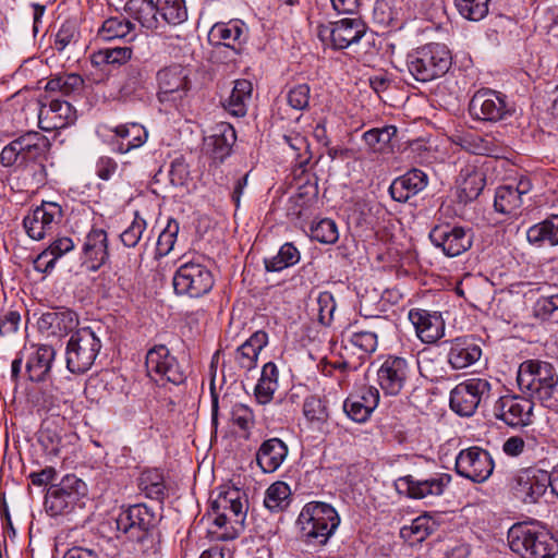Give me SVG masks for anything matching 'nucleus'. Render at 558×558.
Returning a JSON list of instances; mask_svg holds the SVG:
<instances>
[{
    "instance_id": "26",
    "label": "nucleus",
    "mask_w": 558,
    "mask_h": 558,
    "mask_svg": "<svg viewBox=\"0 0 558 558\" xmlns=\"http://www.w3.org/2000/svg\"><path fill=\"white\" fill-rule=\"evenodd\" d=\"M244 31L245 25L240 20L216 23L208 33V40L213 46H225L240 53L246 39Z\"/></svg>"
},
{
    "instance_id": "53",
    "label": "nucleus",
    "mask_w": 558,
    "mask_h": 558,
    "mask_svg": "<svg viewBox=\"0 0 558 558\" xmlns=\"http://www.w3.org/2000/svg\"><path fill=\"white\" fill-rule=\"evenodd\" d=\"M556 312H558V290L548 289L536 300L533 313L537 318L548 319Z\"/></svg>"
},
{
    "instance_id": "4",
    "label": "nucleus",
    "mask_w": 558,
    "mask_h": 558,
    "mask_svg": "<svg viewBox=\"0 0 558 558\" xmlns=\"http://www.w3.org/2000/svg\"><path fill=\"white\" fill-rule=\"evenodd\" d=\"M339 523L336 509L318 501L306 504L298 518L302 538L313 545H325Z\"/></svg>"
},
{
    "instance_id": "18",
    "label": "nucleus",
    "mask_w": 558,
    "mask_h": 558,
    "mask_svg": "<svg viewBox=\"0 0 558 558\" xmlns=\"http://www.w3.org/2000/svg\"><path fill=\"white\" fill-rule=\"evenodd\" d=\"M190 69L180 64H173L158 71L159 100L177 101L182 99L190 89Z\"/></svg>"
},
{
    "instance_id": "62",
    "label": "nucleus",
    "mask_w": 558,
    "mask_h": 558,
    "mask_svg": "<svg viewBox=\"0 0 558 558\" xmlns=\"http://www.w3.org/2000/svg\"><path fill=\"white\" fill-rule=\"evenodd\" d=\"M21 323V315L16 311L0 312V336H10L17 331Z\"/></svg>"
},
{
    "instance_id": "49",
    "label": "nucleus",
    "mask_w": 558,
    "mask_h": 558,
    "mask_svg": "<svg viewBox=\"0 0 558 558\" xmlns=\"http://www.w3.org/2000/svg\"><path fill=\"white\" fill-rule=\"evenodd\" d=\"M397 133V128L387 125L381 129H372L363 134L366 145L374 151H384Z\"/></svg>"
},
{
    "instance_id": "42",
    "label": "nucleus",
    "mask_w": 558,
    "mask_h": 558,
    "mask_svg": "<svg viewBox=\"0 0 558 558\" xmlns=\"http://www.w3.org/2000/svg\"><path fill=\"white\" fill-rule=\"evenodd\" d=\"M522 206L520 192L513 185H502L496 190L494 207L502 215L515 216Z\"/></svg>"
},
{
    "instance_id": "39",
    "label": "nucleus",
    "mask_w": 558,
    "mask_h": 558,
    "mask_svg": "<svg viewBox=\"0 0 558 558\" xmlns=\"http://www.w3.org/2000/svg\"><path fill=\"white\" fill-rule=\"evenodd\" d=\"M378 335L374 330H360L354 331L348 336L344 350L352 354H357V359L362 363L366 357L374 353L377 349Z\"/></svg>"
},
{
    "instance_id": "35",
    "label": "nucleus",
    "mask_w": 558,
    "mask_h": 558,
    "mask_svg": "<svg viewBox=\"0 0 558 558\" xmlns=\"http://www.w3.org/2000/svg\"><path fill=\"white\" fill-rule=\"evenodd\" d=\"M268 343V335L263 330L255 331L244 343L235 351V361L238 365L251 371L256 366L260 351Z\"/></svg>"
},
{
    "instance_id": "63",
    "label": "nucleus",
    "mask_w": 558,
    "mask_h": 558,
    "mask_svg": "<svg viewBox=\"0 0 558 558\" xmlns=\"http://www.w3.org/2000/svg\"><path fill=\"white\" fill-rule=\"evenodd\" d=\"M77 40V32L72 23H64L56 34L54 48L64 50L70 44Z\"/></svg>"
},
{
    "instance_id": "36",
    "label": "nucleus",
    "mask_w": 558,
    "mask_h": 558,
    "mask_svg": "<svg viewBox=\"0 0 558 558\" xmlns=\"http://www.w3.org/2000/svg\"><path fill=\"white\" fill-rule=\"evenodd\" d=\"M56 351L51 345L41 344L36 348L26 363V372L32 381H44L48 378Z\"/></svg>"
},
{
    "instance_id": "37",
    "label": "nucleus",
    "mask_w": 558,
    "mask_h": 558,
    "mask_svg": "<svg viewBox=\"0 0 558 558\" xmlns=\"http://www.w3.org/2000/svg\"><path fill=\"white\" fill-rule=\"evenodd\" d=\"M530 244L537 247L558 245V215H551L544 221L530 227L526 231Z\"/></svg>"
},
{
    "instance_id": "45",
    "label": "nucleus",
    "mask_w": 558,
    "mask_h": 558,
    "mask_svg": "<svg viewBox=\"0 0 558 558\" xmlns=\"http://www.w3.org/2000/svg\"><path fill=\"white\" fill-rule=\"evenodd\" d=\"M301 254L293 243H284L277 255L265 258V269L270 272H278L299 263Z\"/></svg>"
},
{
    "instance_id": "29",
    "label": "nucleus",
    "mask_w": 558,
    "mask_h": 558,
    "mask_svg": "<svg viewBox=\"0 0 558 558\" xmlns=\"http://www.w3.org/2000/svg\"><path fill=\"white\" fill-rule=\"evenodd\" d=\"M482 349L469 337H458L449 342L447 360L453 369H463L481 359Z\"/></svg>"
},
{
    "instance_id": "28",
    "label": "nucleus",
    "mask_w": 558,
    "mask_h": 558,
    "mask_svg": "<svg viewBox=\"0 0 558 558\" xmlns=\"http://www.w3.org/2000/svg\"><path fill=\"white\" fill-rule=\"evenodd\" d=\"M112 150L118 154H126L132 149L143 146L148 137L146 129L135 122L117 125L112 129Z\"/></svg>"
},
{
    "instance_id": "27",
    "label": "nucleus",
    "mask_w": 558,
    "mask_h": 558,
    "mask_svg": "<svg viewBox=\"0 0 558 558\" xmlns=\"http://www.w3.org/2000/svg\"><path fill=\"white\" fill-rule=\"evenodd\" d=\"M395 484L400 493H405L410 498L423 499L428 496H440L447 482L442 476L418 480L413 475H405L399 477Z\"/></svg>"
},
{
    "instance_id": "58",
    "label": "nucleus",
    "mask_w": 558,
    "mask_h": 558,
    "mask_svg": "<svg viewBox=\"0 0 558 558\" xmlns=\"http://www.w3.org/2000/svg\"><path fill=\"white\" fill-rule=\"evenodd\" d=\"M311 87L306 83L291 87L287 93L288 105L295 110L303 111L310 106Z\"/></svg>"
},
{
    "instance_id": "17",
    "label": "nucleus",
    "mask_w": 558,
    "mask_h": 558,
    "mask_svg": "<svg viewBox=\"0 0 558 558\" xmlns=\"http://www.w3.org/2000/svg\"><path fill=\"white\" fill-rule=\"evenodd\" d=\"M63 213L59 204L43 202L40 206L25 216L23 226L27 235L36 241L43 240L47 234L53 232L61 222Z\"/></svg>"
},
{
    "instance_id": "1",
    "label": "nucleus",
    "mask_w": 558,
    "mask_h": 558,
    "mask_svg": "<svg viewBox=\"0 0 558 558\" xmlns=\"http://www.w3.org/2000/svg\"><path fill=\"white\" fill-rule=\"evenodd\" d=\"M114 529L135 542L134 551L142 558H157L159 544L153 532L155 513L145 505H134L121 511L114 519Z\"/></svg>"
},
{
    "instance_id": "50",
    "label": "nucleus",
    "mask_w": 558,
    "mask_h": 558,
    "mask_svg": "<svg viewBox=\"0 0 558 558\" xmlns=\"http://www.w3.org/2000/svg\"><path fill=\"white\" fill-rule=\"evenodd\" d=\"M490 0H454L459 13L466 20L481 21L488 13Z\"/></svg>"
},
{
    "instance_id": "33",
    "label": "nucleus",
    "mask_w": 558,
    "mask_h": 558,
    "mask_svg": "<svg viewBox=\"0 0 558 558\" xmlns=\"http://www.w3.org/2000/svg\"><path fill=\"white\" fill-rule=\"evenodd\" d=\"M15 141L22 166L39 160L50 147L48 138L39 132H27Z\"/></svg>"
},
{
    "instance_id": "32",
    "label": "nucleus",
    "mask_w": 558,
    "mask_h": 558,
    "mask_svg": "<svg viewBox=\"0 0 558 558\" xmlns=\"http://www.w3.org/2000/svg\"><path fill=\"white\" fill-rule=\"evenodd\" d=\"M485 175L474 166H465L458 177V197L461 203H469L478 197L485 186Z\"/></svg>"
},
{
    "instance_id": "54",
    "label": "nucleus",
    "mask_w": 558,
    "mask_h": 558,
    "mask_svg": "<svg viewBox=\"0 0 558 558\" xmlns=\"http://www.w3.org/2000/svg\"><path fill=\"white\" fill-rule=\"evenodd\" d=\"M460 145L463 149L474 155H494L498 148L487 137H481L476 134H466L460 138Z\"/></svg>"
},
{
    "instance_id": "56",
    "label": "nucleus",
    "mask_w": 558,
    "mask_h": 558,
    "mask_svg": "<svg viewBox=\"0 0 558 558\" xmlns=\"http://www.w3.org/2000/svg\"><path fill=\"white\" fill-rule=\"evenodd\" d=\"M433 523L427 517L414 519L410 526L401 529V535L405 538H413L412 542H423L433 533Z\"/></svg>"
},
{
    "instance_id": "40",
    "label": "nucleus",
    "mask_w": 558,
    "mask_h": 558,
    "mask_svg": "<svg viewBox=\"0 0 558 558\" xmlns=\"http://www.w3.org/2000/svg\"><path fill=\"white\" fill-rule=\"evenodd\" d=\"M279 371L275 363L268 362L263 366L260 378L255 387V397L258 403L267 404L278 389Z\"/></svg>"
},
{
    "instance_id": "43",
    "label": "nucleus",
    "mask_w": 558,
    "mask_h": 558,
    "mask_svg": "<svg viewBox=\"0 0 558 558\" xmlns=\"http://www.w3.org/2000/svg\"><path fill=\"white\" fill-rule=\"evenodd\" d=\"M138 486L150 499L162 500L166 496L165 477L157 469L143 471L140 476Z\"/></svg>"
},
{
    "instance_id": "52",
    "label": "nucleus",
    "mask_w": 558,
    "mask_h": 558,
    "mask_svg": "<svg viewBox=\"0 0 558 558\" xmlns=\"http://www.w3.org/2000/svg\"><path fill=\"white\" fill-rule=\"evenodd\" d=\"M132 49L130 47H118L99 50L93 54V63L100 64H123L131 59Z\"/></svg>"
},
{
    "instance_id": "6",
    "label": "nucleus",
    "mask_w": 558,
    "mask_h": 558,
    "mask_svg": "<svg viewBox=\"0 0 558 558\" xmlns=\"http://www.w3.org/2000/svg\"><path fill=\"white\" fill-rule=\"evenodd\" d=\"M101 349V340L92 327H83L71 336L65 349L66 368L84 374L94 365Z\"/></svg>"
},
{
    "instance_id": "11",
    "label": "nucleus",
    "mask_w": 558,
    "mask_h": 558,
    "mask_svg": "<svg viewBox=\"0 0 558 558\" xmlns=\"http://www.w3.org/2000/svg\"><path fill=\"white\" fill-rule=\"evenodd\" d=\"M86 485L74 474L65 475L58 485H52L45 497L47 512L60 515L73 509L74 505L85 495Z\"/></svg>"
},
{
    "instance_id": "38",
    "label": "nucleus",
    "mask_w": 558,
    "mask_h": 558,
    "mask_svg": "<svg viewBox=\"0 0 558 558\" xmlns=\"http://www.w3.org/2000/svg\"><path fill=\"white\" fill-rule=\"evenodd\" d=\"M253 85L247 80L234 81L230 96L225 100L223 106L234 117H244L252 98Z\"/></svg>"
},
{
    "instance_id": "20",
    "label": "nucleus",
    "mask_w": 558,
    "mask_h": 558,
    "mask_svg": "<svg viewBox=\"0 0 558 558\" xmlns=\"http://www.w3.org/2000/svg\"><path fill=\"white\" fill-rule=\"evenodd\" d=\"M379 403V391L373 386H364L351 393L343 402V411L352 421L365 423Z\"/></svg>"
},
{
    "instance_id": "44",
    "label": "nucleus",
    "mask_w": 558,
    "mask_h": 558,
    "mask_svg": "<svg viewBox=\"0 0 558 558\" xmlns=\"http://www.w3.org/2000/svg\"><path fill=\"white\" fill-rule=\"evenodd\" d=\"M84 80L76 73H66L50 78L46 84L47 92H59L63 96L81 95Z\"/></svg>"
},
{
    "instance_id": "23",
    "label": "nucleus",
    "mask_w": 558,
    "mask_h": 558,
    "mask_svg": "<svg viewBox=\"0 0 558 558\" xmlns=\"http://www.w3.org/2000/svg\"><path fill=\"white\" fill-rule=\"evenodd\" d=\"M409 319L424 343H435L445 335V320L438 312L413 308L409 312Z\"/></svg>"
},
{
    "instance_id": "46",
    "label": "nucleus",
    "mask_w": 558,
    "mask_h": 558,
    "mask_svg": "<svg viewBox=\"0 0 558 558\" xmlns=\"http://www.w3.org/2000/svg\"><path fill=\"white\" fill-rule=\"evenodd\" d=\"M290 495L291 490L287 483L275 482L266 490L264 505L272 512L281 511L289 506Z\"/></svg>"
},
{
    "instance_id": "34",
    "label": "nucleus",
    "mask_w": 558,
    "mask_h": 558,
    "mask_svg": "<svg viewBox=\"0 0 558 558\" xmlns=\"http://www.w3.org/2000/svg\"><path fill=\"white\" fill-rule=\"evenodd\" d=\"M130 17L134 19L146 31L155 32L160 28L157 1L130 0L125 5Z\"/></svg>"
},
{
    "instance_id": "13",
    "label": "nucleus",
    "mask_w": 558,
    "mask_h": 558,
    "mask_svg": "<svg viewBox=\"0 0 558 558\" xmlns=\"http://www.w3.org/2000/svg\"><path fill=\"white\" fill-rule=\"evenodd\" d=\"M454 466L458 475L474 483H484L493 474L495 463L487 450L472 446L458 453Z\"/></svg>"
},
{
    "instance_id": "60",
    "label": "nucleus",
    "mask_w": 558,
    "mask_h": 558,
    "mask_svg": "<svg viewBox=\"0 0 558 558\" xmlns=\"http://www.w3.org/2000/svg\"><path fill=\"white\" fill-rule=\"evenodd\" d=\"M317 306L319 323L329 326L333 320V313L337 307L333 295L328 291L320 292L317 298Z\"/></svg>"
},
{
    "instance_id": "12",
    "label": "nucleus",
    "mask_w": 558,
    "mask_h": 558,
    "mask_svg": "<svg viewBox=\"0 0 558 558\" xmlns=\"http://www.w3.org/2000/svg\"><path fill=\"white\" fill-rule=\"evenodd\" d=\"M366 33V25L359 17H345L318 27V37L336 50L357 44Z\"/></svg>"
},
{
    "instance_id": "21",
    "label": "nucleus",
    "mask_w": 558,
    "mask_h": 558,
    "mask_svg": "<svg viewBox=\"0 0 558 558\" xmlns=\"http://www.w3.org/2000/svg\"><path fill=\"white\" fill-rule=\"evenodd\" d=\"M408 375L409 364L399 356H388L377 372L380 388L390 396H397L402 390Z\"/></svg>"
},
{
    "instance_id": "14",
    "label": "nucleus",
    "mask_w": 558,
    "mask_h": 558,
    "mask_svg": "<svg viewBox=\"0 0 558 558\" xmlns=\"http://www.w3.org/2000/svg\"><path fill=\"white\" fill-rule=\"evenodd\" d=\"M429 240L446 256L457 257L471 248L473 232L470 228L440 223L430 230Z\"/></svg>"
},
{
    "instance_id": "10",
    "label": "nucleus",
    "mask_w": 558,
    "mask_h": 558,
    "mask_svg": "<svg viewBox=\"0 0 558 558\" xmlns=\"http://www.w3.org/2000/svg\"><path fill=\"white\" fill-rule=\"evenodd\" d=\"M245 494L236 487L221 490L213 501L214 524L223 527L227 523L243 526L247 513Z\"/></svg>"
},
{
    "instance_id": "7",
    "label": "nucleus",
    "mask_w": 558,
    "mask_h": 558,
    "mask_svg": "<svg viewBox=\"0 0 558 558\" xmlns=\"http://www.w3.org/2000/svg\"><path fill=\"white\" fill-rule=\"evenodd\" d=\"M145 365L148 376L159 385L179 386L187 378L186 367L163 344L148 350Z\"/></svg>"
},
{
    "instance_id": "48",
    "label": "nucleus",
    "mask_w": 558,
    "mask_h": 558,
    "mask_svg": "<svg viewBox=\"0 0 558 558\" xmlns=\"http://www.w3.org/2000/svg\"><path fill=\"white\" fill-rule=\"evenodd\" d=\"M133 31V24L120 16L107 19L100 29L98 36L102 40H113L117 38H124Z\"/></svg>"
},
{
    "instance_id": "25",
    "label": "nucleus",
    "mask_w": 558,
    "mask_h": 558,
    "mask_svg": "<svg viewBox=\"0 0 558 558\" xmlns=\"http://www.w3.org/2000/svg\"><path fill=\"white\" fill-rule=\"evenodd\" d=\"M82 253L86 268L97 271L109 259L107 232L104 229L93 228L85 238Z\"/></svg>"
},
{
    "instance_id": "3",
    "label": "nucleus",
    "mask_w": 558,
    "mask_h": 558,
    "mask_svg": "<svg viewBox=\"0 0 558 558\" xmlns=\"http://www.w3.org/2000/svg\"><path fill=\"white\" fill-rule=\"evenodd\" d=\"M510 549L521 558H555L558 541L538 521L518 522L508 531Z\"/></svg>"
},
{
    "instance_id": "8",
    "label": "nucleus",
    "mask_w": 558,
    "mask_h": 558,
    "mask_svg": "<svg viewBox=\"0 0 558 558\" xmlns=\"http://www.w3.org/2000/svg\"><path fill=\"white\" fill-rule=\"evenodd\" d=\"M172 282L178 295L197 299L213 289L214 276L206 266L186 262L175 270Z\"/></svg>"
},
{
    "instance_id": "51",
    "label": "nucleus",
    "mask_w": 558,
    "mask_h": 558,
    "mask_svg": "<svg viewBox=\"0 0 558 558\" xmlns=\"http://www.w3.org/2000/svg\"><path fill=\"white\" fill-rule=\"evenodd\" d=\"M179 230V222L174 219H169L166 228L161 231L157 240V257H165L173 250Z\"/></svg>"
},
{
    "instance_id": "47",
    "label": "nucleus",
    "mask_w": 558,
    "mask_h": 558,
    "mask_svg": "<svg viewBox=\"0 0 558 558\" xmlns=\"http://www.w3.org/2000/svg\"><path fill=\"white\" fill-rule=\"evenodd\" d=\"M77 324L76 314L72 311L49 312L43 314L39 320L40 328H57L60 332L72 330Z\"/></svg>"
},
{
    "instance_id": "2",
    "label": "nucleus",
    "mask_w": 558,
    "mask_h": 558,
    "mask_svg": "<svg viewBox=\"0 0 558 558\" xmlns=\"http://www.w3.org/2000/svg\"><path fill=\"white\" fill-rule=\"evenodd\" d=\"M517 383L530 399L558 412V374L545 361L529 360L519 366Z\"/></svg>"
},
{
    "instance_id": "22",
    "label": "nucleus",
    "mask_w": 558,
    "mask_h": 558,
    "mask_svg": "<svg viewBox=\"0 0 558 558\" xmlns=\"http://www.w3.org/2000/svg\"><path fill=\"white\" fill-rule=\"evenodd\" d=\"M75 119L74 107L69 101L60 99H51L48 105H41L38 113V124L45 131L66 128Z\"/></svg>"
},
{
    "instance_id": "64",
    "label": "nucleus",
    "mask_w": 558,
    "mask_h": 558,
    "mask_svg": "<svg viewBox=\"0 0 558 558\" xmlns=\"http://www.w3.org/2000/svg\"><path fill=\"white\" fill-rule=\"evenodd\" d=\"M118 162L109 156H101L96 162V174L104 181L111 180L118 172Z\"/></svg>"
},
{
    "instance_id": "19",
    "label": "nucleus",
    "mask_w": 558,
    "mask_h": 558,
    "mask_svg": "<svg viewBox=\"0 0 558 558\" xmlns=\"http://www.w3.org/2000/svg\"><path fill=\"white\" fill-rule=\"evenodd\" d=\"M532 410V400L507 395L495 401L493 415L508 426L518 427L530 423Z\"/></svg>"
},
{
    "instance_id": "41",
    "label": "nucleus",
    "mask_w": 558,
    "mask_h": 558,
    "mask_svg": "<svg viewBox=\"0 0 558 558\" xmlns=\"http://www.w3.org/2000/svg\"><path fill=\"white\" fill-rule=\"evenodd\" d=\"M160 28L177 26L187 20L184 0H157Z\"/></svg>"
},
{
    "instance_id": "61",
    "label": "nucleus",
    "mask_w": 558,
    "mask_h": 558,
    "mask_svg": "<svg viewBox=\"0 0 558 558\" xmlns=\"http://www.w3.org/2000/svg\"><path fill=\"white\" fill-rule=\"evenodd\" d=\"M231 421L242 430H248L254 425L253 411L243 403H235L231 409Z\"/></svg>"
},
{
    "instance_id": "57",
    "label": "nucleus",
    "mask_w": 558,
    "mask_h": 558,
    "mask_svg": "<svg viewBox=\"0 0 558 558\" xmlns=\"http://www.w3.org/2000/svg\"><path fill=\"white\" fill-rule=\"evenodd\" d=\"M305 417L317 427L325 424L328 420V412L325 403L317 397H308L303 404Z\"/></svg>"
},
{
    "instance_id": "9",
    "label": "nucleus",
    "mask_w": 558,
    "mask_h": 558,
    "mask_svg": "<svg viewBox=\"0 0 558 558\" xmlns=\"http://www.w3.org/2000/svg\"><path fill=\"white\" fill-rule=\"evenodd\" d=\"M492 391L486 378L473 377L458 384L450 392V408L461 416H471Z\"/></svg>"
},
{
    "instance_id": "5",
    "label": "nucleus",
    "mask_w": 558,
    "mask_h": 558,
    "mask_svg": "<svg viewBox=\"0 0 558 558\" xmlns=\"http://www.w3.org/2000/svg\"><path fill=\"white\" fill-rule=\"evenodd\" d=\"M451 54L441 44H427L408 57V69L418 82H429L442 76L451 66Z\"/></svg>"
},
{
    "instance_id": "16",
    "label": "nucleus",
    "mask_w": 558,
    "mask_h": 558,
    "mask_svg": "<svg viewBox=\"0 0 558 558\" xmlns=\"http://www.w3.org/2000/svg\"><path fill=\"white\" fill-rule=\"evenodd\" d=\"M469 111L472 118L484 122H498L511 116L506 97L493 89H480L471 98Z\"/></svg>"
},
{
    "instance_id": "59",
    "label": "nucleus",
    "mask_w": 558,
    "mask_h": 558,
    "mask_svg": "<svg viewBox=\"0 0 558 558\" xmlns=\"http://www.w3.org/2000/svg\"><path fill=\"white\" fill-rule=\"evenodd\" d=\"M146 227V220L136 214L131 225L120 234L123 245L135 247L140 243Z\"/></svg>"
},
{
    "instance_id": "31",
    "label": "nucleus",
    "mask_w": 558,
    "mask_h": 558,
    "mask_svg": "<svg viewBox=\"0 0 558 558\" xmlns=\"http://www.w3.org/2000/svg\"><path fill=\"white\" fill-rule=\"evenodd\" d=\"M288 446L279 438H269L262 442L256 452L257 465L264 473L277 471L288 456Z\"/></svg>"
},
{
    "instance_id": "15",
    "label": "nucleus",
    "mask_w": 558,
    "mask_h": 558,
    "mask_svg": "<svg viewBox=\"0 0 558 558\" xmlns=\"http://www.w3.org/2000/svg\"><path fill=\"white\" fill-rule=\"evenodd\" d=\"M550 485L549 472L538 468L520 470L511 481V490L515 498L524 504H536Z\"/></svg>"
},
{
    "instance_id": "30",
    "label": "nucleus",
    "mask_w": 558,
    "mask_h": 558,
    "mask_svg": "<svg viewBox=\"0 0 558 558\" xmlns=\"http://www.w3.org/2000/svg\"><path fill=\"white\" fill-rule=\"evenodd\" d=\"M427 183L428 178L425 172L412 169L392 181L389 193L395 201L405 203L410 197L423 191Z\"/></svg>"
},
{
    "instance_id": "55",
    "label": "nucleus",
    "mask_w": 558,
    "mask_h": 558,
    "mask_svg": "<svg viewBox=\"0 0 558 558\" xmlns=\"http://www.w3.org/2000/svg\"><path fill=\"white\" fill-rule=\"evenodd\" d=\"M311 236L324 244L337 242L339 232L336 222L328 218L319 220L311 227Z\"/></svg>"
},
{
    "instance_id": "24",
    "label": "nucleus",
    "mask_w": 558,
    "mask_h": 558,
    "mask_svg": "<svg viewBox=\"0 0 558 558\" xmlns=\"http://www.w3.org/2000/svg\"><path fill=\"white\" fill-rule=\"evenodd\" d=\"M235 141V131L230 123H217L205 137L206 153L215 162L221 163L230 155Z\"/></svg>"
}]
</instances>
